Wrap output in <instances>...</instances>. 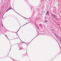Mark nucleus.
<instances>
[{
  "instance_id": "f257e3e1",
  "label": "nucleus",
  "mask_w": 61,
  "mask_h": 61,
  "mask_svg": "<svg viewBox=\"0 0 61 61\" xmlns=\"http://www.w3.org/2000/svg\"><path fill=\"white\" fill-rule=\"evenodd\" d=\"M45 23H46L47 22H48V21L47 20H45Z\"/></svg>"
},
{
  "instance_id": "f03ea898",
  "label": "nucleus",
  "mask_w": 61,
  "mask_h": 61,
  "mask_svg": "<svg viewBox=\"0 0 61 61\" xmlns=\"http://www.w3.org/2000/svg\"><path fill=\"white\" fill-rule=\"evenodd\" d=\"M49 11H47V13H46V14H48V13H49Z\"/></svg>"
},
{
  "instance_id": "7ed1b4c3",
  "label": "nucleus",
  "mask_w": 61,
  "mask_h": 61,
  "mask_svg": "<svg viewBox=\"0 0 61 61\" xmlns=\"http://www.w3.org/2000/svg\"><path fill=\"white\" fill-rule=\"evenodd\" d=\"M10 9H8V10L7 11H6V12H7V11H8V10H10Z\"/></svg>"
},
{
  "instance_id": "20e7f679",
  "label": "nucleus",
  "mask_w": 61,
  "mask_h": 61,
  "mask_svg": "<svg viewBox=\"0 0 61 61\" xmlns=\"http://www.w3.org/2000/svg\"><path fill=\"white\" fill-rule=\"evenodd\" d=\"M11 9V8H9V9Z\"/></svg>"
},
{
  "instance_id": "39448f33",
  "label": "nucleus",
  "mask_w": 61,
  "mask_h": 61,
  "mask_svg": "<svg viewBox=\"0 0 61 61\" xmlns=\"http://www.w3.org/2000/svg\"><path fill=\"white\" fill-rule=\"evenodd\" d=\"M45 18H46V17H45Z\"/></svg>"
},
{
  "instance_id": "423d86ee",
  "label": "nucleus",
  "mask_w": 61,
  "mask_h": 61,
  "mask_svg": "<svg viewBox=\"0 0 61 61\" xmlns=\"http://www.w3.org/2000/svg\"><path fill=\"white\" fill-rule=\"evenodd\" d=\"M20 50H21V49H20Z\"/></svg>"
}]
</instances>
